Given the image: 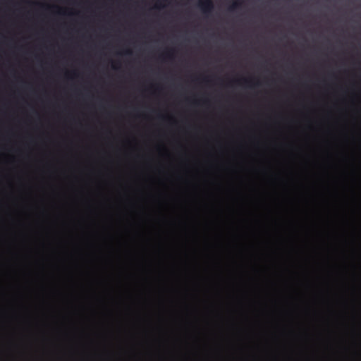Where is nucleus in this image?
<instances>
[{
    "label": "nucleus",
    "mask_w": 361,
    "mask_h": 361,
    "mask_svg": "<svg viewBox=\"0 0 361 361\" xmlns=\"http://www.w3.org/2000/svg\"><path fill=\"white\" fill-rule=\"evenodd\" d=\"M204 80L205 81H208L207 78H204Z\"/></svg>",
    "instance_id": "nucleus-6"
},
{
    "label": "nucleus",
    "mask_w": 361,
    "mask_h": 361,
    "mask_svg": "<svg viewBox=\"0 0 361 361\" xmlns=\"http://www.w3.org/2000/svg\"><path fill=\"white\" fill-rule=\"evenodd\" d=\"M199 6L203 13L208 16L214 8V4L212 0H199Z\"/></svg>",
    "instance_id": "nucleus-1"
},
{
    "label": "nucleus",
    "mask_w": 361,
    "mask_h": 361,
    "mask_svg": "<svg viewBox=\"0 0 361 361\" xmlns=\"http://www.w3.org/2000/svg\"><path fill=\"white\" fill-rule=\"evenodd\" d=\"M126 53V54H130L131 52H130V50H127Z\"/></svg>",
    "instance_id": "nucleus-5"
},
{
    "label": "nucleus",
    "mask_w": 361,
    "mask_h": 361,
    "mask_svg": "<svg viewBox=\"0 0 361 361\" xmlns=\"http://www.w3.org/2000/svg\"><path fill=\"white\" fill-rule=\"evenodd\" d=\"M164 56H166V57H168V58H172V56H173L172 51H168L167 52H166L164 54Z\"/></svg>",
    "instance_id": "nucleus-3"
},
{
    "label": "nucleus",
    "mask_w": 361,
    "mask_h": 361,
    "mask_svg": "<svg viewBox=\"0 0 361 361\" xmlns=\"http://www.w3.org/2000/svg\"><path fill=\"white\" fill-rule=\"evenodd\" d=\"M161 7V5H160L159 2L158 4H156V8H160Z\"/></svg>",
    "instance_id": "nucleus-4"
},
{
    "label": "nucleus",
    "mask_w": 361,
    "mask_h": 361,
    "mask_svg": "<svg viewBox=\"0 0 361 361\" xmlns=\"http://www.w3.org/2000/svg\"><path fill=\"white\" fill-rule=\"evenodd\" d=\"M242 2H243V0H235L229 6L228 10L231 11H233L238 9L241 6Z\"/></svg>",
    "instance_id": "nucleus-2"
}]
</instances>
